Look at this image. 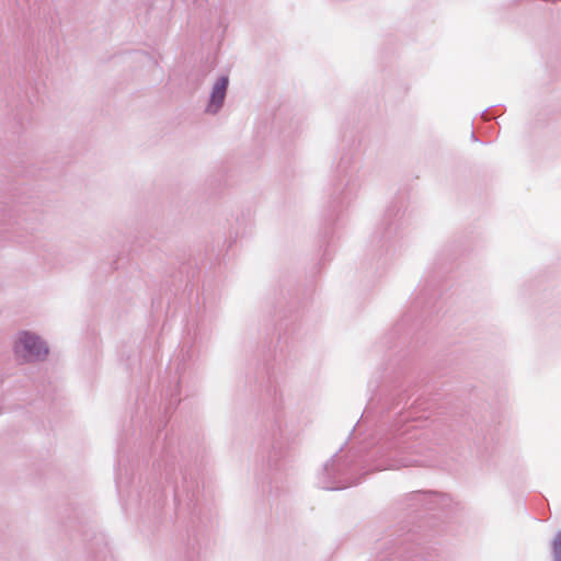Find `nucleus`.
<instances>
[{"mask_svg": "<svg viewBox=\"0 0 561 561\" xmlns=\"http://www.w3.org/2000/svg\"><path fill=\"white\" fill-rule=\"evenodd\" d=\"M553 551L557 561H561V531L557 535L553 542Z\"/></svg>", "mask_w": 561, "mask_h": 561, "instance_id": "3", "label": "nucleus"}, {"mask_svg": "<svg viewBox=\"0 0 561 561\" xmlns=\"http://www.w3.org/2000/svg\"><path fill=\"white\" fill-rule=\"evenodd\" d=\"M14 352L18 356L30 360L45 357L48 350L38 336L23 332L14 344Z\"/></svg>", "mask_w": 561, "mask_h": 561, "instance_id": "1", "label": "nucleus"}, {"mask_svg": "<svg viewBox=\"0 0 561 561\" xmlns=\"http://www.w3.org/2000/svg\"><path fill=\"white\" fill-rule=\"evenodd\" d=\"M228 82L229 81H228L227 77H221L215 83V85L213 88L211 99H210L209 105L207 107L208 112L216 113L219 110V107L221 106V104L224 102L225 95H226Z\"/></svg>", "mask_w": 561, "mask_h": 561, "instance_id": "2", "label": "nucleus"}]
</instances>
